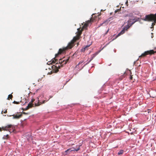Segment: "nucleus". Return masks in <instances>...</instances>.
Instances as JSON below:
<instances>
[{"instance_id": "obj_20", "label": "nucleus", "mask_w": 156, "mask_h": 156, "mask_svg": "<svg viewBox=\"0 0 156 156\" xmlns=\"http://www.w3.org/2000/svg\"><path fill=\"white\" fill-rule=\"evenodd\" d=\"M133 77H132V76L131 75L130 77V79L131 80H132L133 79Z\"/></svg>"}, {"instance_id": "obj_12", "label": "nucleus", "mask_w": 156, "mask_h": 156, "mask_svg": "<svg viewBox=\"0 0 156 156\" xmlns=\"http://www.w3.org/2000/svg\"><path fill=\"white\" fill-rule=\"evenodd\" d=\"M98 54V53L97 52H96L95 53L92 54L91 55V58L90 59V61L91 60H92L96 56V55Z\"/></svg>"}, {"instance_id": "obj_28", "label": "nucleus", "mask_w": 156, "mask_h": 156, "mask_svg": "<svg viewBox=\"0 0 156 156\" xmlns=\"http://www.w3.org/2000/svg\"><path fill=\"white\" fill-rule=\"evenodd\" d=\"M49 100V99H48V100H48V101Z\"/></svg>"}, {"instance_id": "obj_14", "label": "nucleus", "mask_w": 156, "mask_h": 156, "mask_svg": "<svg viewBox=\"0 0 156 156\" xmlns=\"http://www.w3.org/2000/svg\"><path fill=\"white\" fill-rule=\"evenodd\" d=\"M123 153V151L122 150L120 151L118 153V154L119 155L122 154Z\"/></svg>"}, {"instance_id": "obj_15", "label": "nucleus", "mask_w": 156, "mask_h": 156, "mask_svg": "<svg viewBox=\"0 0 156 156\" xmlns=\"http://www.w3.org/2000/svg\"><path fill=\"white\" fill-rule=\"evenodd\" d=\"M8 136H9V135H8L7 134L6 136H4L3 137V138L5 139H7L8 137Z\"/></svg>"}, {"instance_id": "obj_23", "label": "nucleus", "mask_w": 156, "mask_h": 156, "mask_svg": "<svg viewBox=\"0 0 156 156\" xmlns=\"http://www.w3.org/2000/svg\"><path fill=\"white\" fill-rule=\"evenodd\" d=\"M128 1H127L126 2V4H128Z\"/></svg>"}, {"instance_id": "obj_8", "label": "nucleus", "mask_w": 156, "mask_h": 156, "mask_svg": "<svg viewBox=\"0 0 156 156\" xmlns=\"http://www.w3.org/2000/svg\"><path fill=\"white\" fill-rule=\"evenodd\" d=\"M12 116H13V119H18L20 118L22 116V114H19L18 113L17 114L15 115L14 114L13 115H12ZM11 116V115H10V116Z\"/></svg>"}, {"instance_id": "obj_22", "label": "nucleus", "mask_w": 156, "mask_h": 156, "mask_svg": "<svg viewBox=\"0 0 156 156\" xmlns=\"http://www.w3.org/2000/svg\"><path fill=\"white\" fill-rule=\"evenodd\" d=\"M34 100L32 99L31 102H30L31 103H32L34 102Z\"/></svg>"}, {"instance_id": "obj_13", "label": "nucleus", "mask_w": 156, "mask_h": 156, "mask_svg": "<svg viewBox=\"0 0 156 156\" xmlns=\"http://www.w3.org/2000/svg\"><path fill=\"white\" fill-rule=\"evenodd\" d=\"M57 59H55V58L53 59H52V62H51V64L54 63L57 61Z\"/></svg>"}, {"instance_id": "obj_10", "label": "nucleus", "mask_w": 156, "mask_h": 156, "mask_svg": "<svg viewBox=\"0 0 156 156\" xmlns=\"http://www.w3.org/2000/svg\"><path fill=\"white\" fill-rule=\"evenodd\" d=\"M90 46V45H87L86 46H85V47H84L83 48H82L81 49V52H84V51L86 50H87L88 49V48Z\"/></svg>"}, {"instance_id": "obj_9", "label": "nucleus", "mask_w": 156, "mask_h": 156, "mask_svg": "<svg viewBox=\"0 0 156 156\" xmlns=\"http://www.w3.org/2000/svg\"><path fill=\"white\" fill-rule=\"evenodd\" d=\"M12 126L11 125H9L7 126H5V127H2V129L5 130H9V129L11 128L12 127Z\"/></svg>"}, {"instance_id": "obj_2", "label": "nucleus", "mask_w": 156, "mask_h": 156, "mask_svg": "<svg viewBox=\"0 0 156 156\" xmlns=\"http://www.w3.org/2000/svg\"><path fill=\"white\" fill-rule=\"evenodd\" d=\"M69 58V57H67L66 58L65 57H63L60 59L59 61V63L60 65L58 63V62H57L55 65L52 66V71L55 73L58 72L59 69H60L61 67H62L63 65L66 64L67 62H68Z\"/></svg>"}, {"instance_id": "obj_17", "label": "nucleus", "mask_w": 156, "mask_h": 156, "mask_svg": "<svg viewBox=\"0 0 156 156\" xmlns=\"http://www.w3.org/2000/svg\"><path fill=\"white\" fill-rule=\"evenodd\" d=\"M7 112V109H6L5 111H2V114L3 113H6Z\"/></svg>"}, {"instance_id": "obj_1", "label": "nucleus", "mask_w": 156, "mask_h": 156, "mask_svg": "<svg viewBox=\"0 0 156 156\" xmlns=\"http://www.w3.org/2000/svg\"><path fill=\"white\" fill-rule=\"evenodd\" d=\"M93 19L91 18L90 20L87 21L84 23L81 30L80 28H78L77 32L76 33V36L73 37V39L69 43L66 47L59 49L58 53L55 54V58H57L59 55L63 53L66 50L71 48L74 45V42L80 39V36L82 34V31L84 29H86L88 26L89 24L93 22Z\"/></svg>"}, {"instance_id": "obj_4", "label": "nucleus", "mask_w": 156, "mask_h": 156, "mask_svg": "<svg viewBox=\"0 0 156 156\" xmlns=\"http://www.w3.org/2000/svg\"><path fill=\"white\" fill-rule=\"evenodd\" d=\"M131 19H130L128 21V24L123 29V30L119 33L116 36L115 39L117 37L120 36L121 35L124 33L125 30H127L135 22H133L131 23Z\"/></svg>"}, {"instance_id": "obj_21", "label": "nucleus", "mask_w": 156, "mask_h": 156, "mask_svg": "<svg viewBox=\"0 0 156 156\" xmlns=\"http://www.w3.org/2000/svg\"><path fill=\"white\" fill-rule=\"evenodd\" d=\"M109 29H108V30H107V31L106 32V33H105V34H106L108 33V31H109Z\"/></svg>"}, {"instance_id": "obj_18", "label": "nucleus", "mask_w": 156, "mask_h": 156, "mask_svg": "<svg viewBox=\"0 0 156 156\" xmlns=\"http://www.w3.org/2000/svg\"><path fill=\"white\" fill-rule=\"evenodd\" d=\"M13 103L14 104H19V102H17V101H14L13 102Z\"/></svg>"}, {"instance_id": "obj_24", "label": "nucleus", "mask_w": 156, "mask_h": 156, "mask_svg": "<svg viewBox=\"0 0 156 156\" xmlns=\"http://www.w3.org/2000/svg\"><path fill=\"white\" fill-rule=\"evenodd\" d=\"M104 23H101V26Z\"/></svg>"}, {"instance_id": "obj_26", "label": "nucleus", "mask_w": 156, "mask_h": 156, "mask_svg": "<svg viewBox=\"0 0 156 156\" xmlns=\"http://www.w3.org/2000/svg\"><path fill=\"white\" fill-rule=\"evenodd\" d=\"M1 130V128L0 127V130Z\"/></svg>"}, {"instance_id": "obj_27", "label": "nucleus", "mask_w": 156, "mask_h": 156, "mask_svg": "<svg viewBox=\"0 0 156 156\" xmlns=\"http://www.w3.org/2000/svg\"><path fill=\"white\" fill-rule=\"evenodd\" d=\"M116 11H115V12H116Z\"/></svg>"}, {"instance_id": "obj_25", "label": "nucleus", "mask_w": 156, "mask_h": 156, "mask_svg": "<svg viewBox=\"0 0 156 156\" xmlns=\"http://www.w3.org/2000/svg\"><path fill=\"white\" fill-rule=\"evenodd\" d=\"M23 113L24 114H26L25 112H23Z\"/></svg>"}, {"instance_id": "obj_7", "label": "nucleus", "mask_w": 156, "mask_h": 156, "mask_svg": "<svg viewBox=\"0 0 156 156\" xmlns=\"http://www.w3.org/2000/svg\"><path fill=\"white\" fill-rule=\"evenodd\" d=\"M80 149V146H79L78 147V148H77V149H76L74 148H69L65 151V152L66 153V154H69V153L70 152L72 151H78Z\"/></svg>"}, {"instance_id": "obj_6", "label": "nucleus", "mask_w": 156, "mask_h": 156, "mask_svg": "<svg viewBox=\"0 0 156 156\" xmlns=\"http://www.w3.org/2000/svg\"><path fill=\"white\" fill-rule=\"evenodd\" d=\"M155 53H156V51H154L153 50L147 51L142 53L141 55L139 56V58L144 57L147 55H154Z\"/></svg>"}, {"instance_id": "obj_19", "label": "nucleus", "mask_w": 156, "mask_h": 156, "mask_svg": "<svg viewBox=\"0 0 156 156\" xmlns=\"http://www.w3.org/2000/svg\"><path fill=\"white\" fill-rule=\"evenodd\" d=\"M83 62V61H80V62H79V63H78V65H79L80 64H81L82 62Z\"/></svg>"}, {"instance_id": "obj_11", "label": "nucleus", "mask_w": 156, "mask_h": 156, "mask_svg": "<svg viewBox=\"0 0 156 156\" xmlns=\"http://www.w3.org/2000/svg\"><path fill=\"white\" fill-rule=\"evenodd\" d=\"M33 104L32 103H31L30 102L28 104L27 106V107L26 108H25V110H27L29 109V108L32 107L33 106Z\"/></svg>"}, {"instance_id": "obj_5", "label": "nucleus", "mask_w": 156, "mask_h": 156, "mask_svg": "<svg viewBox=\"0 0 156 156\" xmlns=\"http://www.w3.org/2000/svg\"><path fill=\"white\" fill-rule=\"evenodd\" d=\"M44 95L41 94L40 95L38 98V102L35 103V106H39L40 105L45 103L46 102L48 101V100H46V98H44L43 99Z\"/></svg>"}, {"instance_id": "obj_29", "label": "nucleus", "mask_w": 156, "mask_h": 156, "mask_svg": "<svg viewBox=\"0 0 156 156\" xmlns=\"http://www.w3.org/2000/svg\"><path fill=\"white\" fill-rule=\"evenodd\" d=\"M155 48H154V49H155Z\"/></svg>"}, {"instance_id": "obj_3", "label": "nucleus", "mask_w": 156, "mask_h": 156, "mask_svg": "<svg viewBox=\"0 0 156 156\" xmlns=\"http://www.w3.org/2000/svg\"><path fill=\"white\" fill-rule=\"evenodd\" d=\"M144 20L148 21H154V22L152 23V26H154L155 25V22H156V13L155 14H150L147 15L145 16Z\"/></svg>"}, {"instance_id": "obj_16", "label": "nucleus", "mask_w": 156, "mask_h": 156, "mask_svg": "<svg viewBox=\"0 0 156 156\" xmlns=\"http://www.w3.org/2000/svg\"><path fill=\"white\" fill-rule=\"evenodd\" d=\"M12 97V94H10L9 95L8 98L11 99Z\"/></svg>"}]
</instances>
